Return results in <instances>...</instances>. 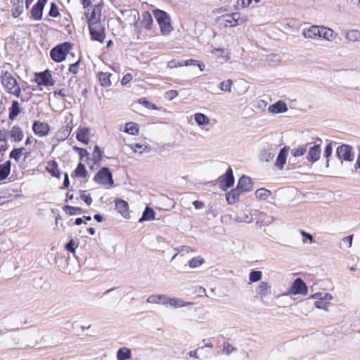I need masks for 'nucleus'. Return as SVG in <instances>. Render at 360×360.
<instances>
[{"label": "nucleus", "mask_w": 360, "mask_h": 360, "mask_svg": "<svg viewBox=\"0 0 360 360\" xmlns=\"http://www.w3.org/2000/svg\"><path fill=\"white\" fill-rule=\"evenodd\" d=\"M91 38L94 41L103 43L105 38L104 24H100L89 27Z\"/></svg>", "instance_id": "0eeeda50"}, {"label": "nucleus", "mask_w": 360, "mask_h": 360, "mask_svg": "<svg viewBox=\"0 0 360 360\" xmlns=\"http://www.w3.org/2000/svg\"><path fill=\"white\" fill-rule=\"evenodd\" d=\"M64 211L70 215L79 214L82 212V209L79 207H72L66 205L64 207Z\"/></svg>", "instance_id": "a18cd8bd"}, {"label": "nucleus", "mask_w": 360, "mask_h": 360, "mask_svg": "<svg viewBox=\"0 0 360 360\" xmlns=\"http://www.w3.org/2000/svg\"><path fill=\"white\" fill-rule=\"evenodd\" d=\"M9 119L13 120L20 113V105L17 101H13L9 109Z\"/></svg>", "instance_id": "c9c22d12"}, {"label": "nucleus", "mask_w": 360, "mask_h": 360, "mask_svg": "<svg viewBox=\"0 0 360 360\" xmlns=\"http://www.w3.org/2000/svg\"><path fill=\"white\" fill-rule=\"evenodd\" d=\"M193 205H194V207L196 210H201V209L204 208V207H205L204 202H202L201 201H198V200L193 201Z\"/></svg>", "instance_id": "69168bd1"}, {"label": "nucleus", "mask_w": 360, "mask_h": 360, "mask_svg": "<svg viewBox=\"0 0 360 360\" xmlns=\"http://www.w3.org/2000/svg\"><path fill=\"white\" fill-rule=\"evenodd\" d=\"M288 110L287 104L283 101H278L276 103L271 105L268 111L272 114H279L286 112Z\"/></svg>", "instance_id": "f3484780"}, {"label": "nucleus", "mask_w": 360, "mask_h": 360, "mask_svg": "<svg viewBox=\"0 0 360 360\" xmlns=\"http://www.w3.org/2000/svg\"><path fill=\"white\" fill-rule=\"evenodd\" d=\"M1 82L6 91L18 98L21 95V88L16 79L8 71L4 72L1 75Z\"/></svg>", "instance_id": "f257e3e1"}, {"label": "nucleus", "mask_w": 360, "mask_h": 360, "mask_svg": "<svg viewBox=\"0 0 360 360\" xmlns=\"http://www.w3.org/2000/svg\"><path fill=\"white\" fill-rule=\"evenodd\" d=\"M46 2L47 0H38L37 3L34 5L31 13L35 20H40L41 18L43 9Z\"/></svg>", "instance_id": "a211bd4d"}, {"label": "nucleus", "mask_w": 360, "mask_h": 360, "mask_svg": "<svg viewBox=\"0 0 360 360\" xmlns=\"http://www.w3.org/2000/svg\"><path fill=\"white\" fill-rule=\"evenodd\" d=\"M94 180L101 184H112L113 183L112 174L106 167L102 168L94 176Z\"/></svg>", "instance_id": "9d476101"}, {"label": "nucleus", "mask_w": 360, "mask_h": 360, "mask_svg": "<svg viewBox=\"0 0 360 360\" xmlns=\"http://www.w3.org/2000/svg\"><path fill=\"white\" fill-rule=\"evenodd\" d=\"M115 206L119 212L126 219L130 217L129 212V205L125 200L117 199L115 200Z\"/></svg>", "instance_id": "aec40b11"}, {"label": "nucleus", "mask_w": 360, "mask_h": 360, "mask_svg": "<svg viewBox=\"0 0 360 360\" xmlns=\"http://www.w3.org/2000/svg\"><path fill=\"white\" fill-rule=\"evenodd\" d=\"M352 240H353V235H349L348 236L345 237L342 239V242L345 244H347L349 248H351L352 245Z\"/></svg>", "instance_id": "e2e57ef3"}, {"label": "nucleus", "mask_w": 360, "mask_h": 360, "mask_svg": "<svg viewBox=\"0 0 360 360\" xmlns=\"http://www.w3.org/2000/svg\"><path fill=\"white\" fill-rule=\"evenodd\" d=\"M131 357V351L127 347H122L117 352V360H129Z\"/></svg>", "instance_id": "c85d7f7f"}, {"label": "nucleus", "mask_w": 360, "mask_h": 360, "mask_svg": "<svg viewBox=\"0 0 360 360\" xmlns=\"http://www.w3.org/2000/svg\"><path fill=\"white\" fill-rule=\"evenodd\" d=\"M288 152V149L286 147H284L280 150L276 162V165L278 168L283 169V165L285 164Z\"/></svg>", "instance_id": "a878e982"}, {"label": "nucleus", "mask_w": 360, "mask_h": 360, "mask_svg": "<svg viewBox=\"0 0 360 360\" xmlns=\"http://www.w3.org/2000/svg\"><path fill=\"white\" fill-rule=\"evenodd\" d=\"M178 91L176 90H169L165 94V98L169 101H172L178 96Z\"/></svg>", "instance_id": "3c124183"}, {"label": "nucleus", "mask_w": 360, "mask_h": 360, "mask_svg": "<svg viewBox=\"0 0 360 360\" xmlns=\"http://www.w3.org/2000/svg\"><path fill=\"white\" fill-rule=\"evenodd\" d=\"M71 127H68V126H65L64 127H63L58 133V136H59L60 134H61L60 136V139H65L70 134L71 132Z\"/></svg>", "instance_id": "09e8293b"}, {"label": "nucleus", "mask_w": 360, "mask_h": 360, "mask_svg": "<svg viewBox=\"0 0 360 360\" xmlns=\"http://www.w3.org/2000/svg\"><path fill=\"white\" fill-rule=\"evenodd\" d=\"M193 304L192 302H187L178 297H170L168 296L167 304L175 309L191 306Z\"/></svg>", "instance_id": "6ab92c4d"}, {"label": "nucleus", "mask_w": 360, "mask_h": 360, "mask_svg": "<svg viewBox=\"0 0 360 360\" xmlns=\"http://www.w3.org/2000/svg\"><path fill=\"white\" fill-rule=\"evenodd\" d=\"M346 38L352 42L360 41V31L358 30H349L346 34Z\"/></svg>", "instance_id": "72a5a7b5"}, {"label": "nucleus", "mask_w": 360, "mask_h": 360, "mask_svg": "<svg viewBox=\"0 0 360 360\" xmlns=\"http://www.w3.org/2000/svg\"><path fill=\"white\" fill-rule=\"evenodd\" d=\"M32 129L36 135L42 137L49 134L50 127L47 123L37 120L32 124Z\"/></svg>", "instance_id": "ddd939ff"}, {"label": "nucleus", "mask_w": 360, "mask_h": 360, "mask_svg": "<svg viewBox=\"0 0 360 360\" xmlns=\"http://www.w3.org/2000/svg\"><path fill=\"white\" fill-rule=\"evenodd\" d=\"M76 138L79 141L88 144L90 139V129L87 127H79Z\"/></svg>", "instance_id": "412c9836"}, {"label": "nucleus", "mask_w": 360, "mask_h": 360, "mask_svg": "<svg viewBox=\"0 0 360 360\" xmlns=\"http://www.w3.org/2000/svg\"><path fill=\"white\" fill-rule=\"evenodd\" d=\"M80 197L88 205L92 202V198L89 194H86L85 191H82Z\"/></svg>", "instance_id": "864d4df0"}, {"label": "nucleus", "mask_w": 360, "mask_h": 360, "mask_svg": "<svg viewBox=\"0 0 360 360\" xmlns=\"http://www.w3.org/2000/svg\"><path fill=\"white\" fill-rule=\"evenodd\" d=\"M234 184V177L233 174V171L231 167H229L226 174L221 176L219 178V187L223 190L226 191L229 188L231 187Z\"/></svg>", "instance_id": "9b49d317"}, {"label": "nucleus", "mask_w": 360, "mask_h": 360, "mask_svg": "<svg viewBox=\"0 0 360 360\" xmlns=\"http://www.w3.org/2000/svg\"><path fill=\"white\" fill-rule=\"evenodd\" d=\"M89 155V153L86 151V150L83 149L80 150V152L79 153V158L82 160H84L85 157H87Z\"/></svg>", "instance_id": "338daca9"}, {"label": "nucleus", "mask_w": 360, "mask_h": 360, "mask_svg": "<svg viewBox=\"0 0 360 360\" xmlns=\"http://www.w3.org/2000/svg\"><path fill=\"white\" fill-rule=\"evenodd\" d=\"M240 14L238 13H232L231 15H226L223 16V20L226 27H235L243 22L240 19Z\"/></svg>", "instance_id": "2eb2a0df"}, {"label": "nucleus", "mask_w": 360, "mask_h": 360, "mask_svg": "<svg viewBox=\"0 0 360 360\" xmlns=\"http://www.w3.org/2000/svg\"><path fill=\"white\" fill-rule=\"evenodd\" d=\"M213 53L218 58H222L225 60H228L230 57L227 51L224 49H216L213 51Z\"/></svg>", "instance_id": "37998d69"}, {"label": "nucleus", "mask_w": 360, "mask_h": 360, "mask_svg": "<svg viewBox=\"0 0 360 360\" xmlns=\"http://www.w3.org/2000/svg\"><path fill=\"white\" fill-rule=\"evenodd\" d=\"M141 22L145 28L148 30H151L153 20L150 13H149L148 12H145L143 15V19Z\"/></svg>", "instance_id": "f704fd0d"}, {"label": "nucleus", "mask_w": 360, "mask_h": 360, "mask_svg": "<svg viewBox=\"0 0 360 360\" xmlns=\"http://www.w3.org/2000/svg\"><path fill=\"white\" fill-rule=\"evenodd\" d=\"M313 299L317 300L314 302V307L317 309L329 311L330 301L333 299V296L329 292H316L311 295Z\"/></svg>", "instance_id": "7ed1b4c3"}, {"label": "nucleus", "mask_w": 360, "mask_h": 360, "mask_svg": "<svg viewBox=\"0 0 360 360\" xmlns=\"http://www.w3.org/2000/svg\"><path fill=\"white\" fill-rule=\"evenodd\" d=\"M75 172L76 176L78 177H85L86 174L85 166L82 163H79Z\"/></svg>", "instance_id": "49530a36"}, {"label": "nucleus", "mask_w": 360, "mask_h": 360, "mask_svg": "<svg viewBox=\"0 0 360 360\" xmlns=\"http://www.w3.org/2000/svg\"><path fill=\"white\" fill-rule=\"evenodd\" d=\"M93 156L96 160H100L101 159L102 153L98 146L94 147Z\"/></svg>", "instance_id": "6e6d98bb"}, {"label": "nucleus", "mask_w": 360, "mask_h": 360, "mask_svg": "<svg viewBox=\"0 0 360 360\" xmlns=\"http://www.w3.org/2000/svg\"><path fill=\"white\" fill-rule=\"evenodd\" d=\"M255 197L259 200H266L271 195V191L265 188H259L255 191Z\"/></svg>", "instance_id": "4c0bfd02"}, {"label": "nucleus", "mask_w": 360, "mask_h": 360, "mask_svg": "<svg viewBox=\"0 0 360 360\" xmlns=\"http://www.w3.org/2000/svg\"><path fill=\"white\" fill-rule=\"evenodd\" d=\"M271 285L266 281H261L257 285L255 288V296L260 300H263L264 298L271 295Z\"/></svg>", "instance_id": "1a4fd4ad"}, {"label": "nucleus", "mask_w": 360, "mask_h": 360, "mask_svg": "<svg viewBox=\"0 0 360 360\" xmlns=\"http://www.w3.org/2000/svg\"><path fill=\"white\" fill-rule=\"evenodd\" d=\"M23 148L13 149L10 153V158L14 159L16 162H18L23 150Z\"/></svg>", "instance_id": "de8ad7c7"}, {"label": "nucleus", "mask_w": 360, "mask_h": 360, "mask_svg": "<svg viewBox=\"0 0 360 360\" xmlns=\"http://www.w3.org/2000/svg\"><path fill=\"white\" fill-rule=\"evenodd\" d=\"M194 120L197 124L202 129L210 124V118L203 113H195L194 115Z\"/></svg>", "instance_id": "393cba45"}, {"label": "nucleus", "mask_w": 360, "mask_h": 360, "mask_svg": "<svg viewBox=\"0 0 360 360\" xmlns=\"http://www.w3.org/2000/svg\"><path fill=\"white\" fill-rule=\"evenodd\" d=\"M266 105L267 103L264 100L260 99L257 101L255 107L257 109L264 111Z\"/></svg>", "instance_id": "5fc2aeb1"}, {"label": "nucleus", "mask_w": 360, "mask_h": 360, "mask_svg": "<svg viewBox=\"0 0 360 360\" xmlns=\"http://www.w3.org/2000/svg\"><path fill=\"white\" fill-rule=\"evenodd\" d=\"M34 81L39 85H44L46 86H52L54 82L52 79V76L49 70L35 75Z\"/></svg>", "instance_id": "f8f14e48"}, {"label": "nucleus", "mask_w": 360, "mask_h": 360, "mask_svg": "<svg viewBox=\"0 0 360 360\" xmlns=\"http://www.w3.org/2000/svg\"><path fill=\"white\" fill-rule=\"evenodd\" d=\"M74 245H75V243H74L73 240H70L69 243H68L65 245V249L72 253H75V250Z\"/></svg>", "instance_id": "0e129e2a"}, {"label": "nucleus", "mask_w": 360, "mask_h": 360, "mask_svg": "<svg viewBox=\"0 0 360 360\" xmlns=\"http://www.w3.org/2000/svg\"><path fill=\"white\" fill-rule=\"evenodd\" d=\"M103 5L98 4L95 5L90 13H86L88 27L103 24L102 21Z\"/></svg>", "instance_id": "39448f33"}, {"label": "nucleus", "mask_w": 360, "mask_h": 360, "mask_svg": "<svg viewBox=\"0 0 360 360\" xmlns=\"http://www.w3.org/2000/svg\"><path fill=\"white\" fill-rule=\"evenodd\" d=\"M337 155L338 158L342 161L352 162L354 159V152L351 146L347 144H342L338 147L336 150Z\"/></svg>", "instance_id": "423d86ee"}, {"label": "nucleus", "mask_w": 360, "mask_h": 360, "mask_svg": "<svg viewBox=\"0 0 360 360\" xmlns=\"http://www.w3.org/2000/svg\"><path fill=\"white\" fill-rule=\"evenodd\" d=\"M180 66H183V64L180 63H177L174 60H170V61H169L167 63V68H170V69H172V68H177V67H180Z\"/></svg>", "instance_id": "680f3d73"}, {"label": "nucleus", "mask_w": 360, "mask_h": 360, "mask_svg": "<svg viewBox=\"0 0 360 360\" xmlns=\"http://www.w3.org/2000/svg\"><path fill=\"white\" fill-rule=\"evenodd\" d=\"M307 144L292 149L291 154L295 158H298V157L302 156L307 152Z\"/></svg>", "instance_id": "a19ab883"}, {"label": "nucleus", "mask_w": 360, "mask_h": 360, "mask_svg": "<svg viewBox=\"0 0 360 360\" xmlns=\"http://www.w3.org/2000/svg\"><path fill=\"white\" fill-rule=\"evenodd\" d=\"M111 74L109 72H99L98 74V79L101 85L103 87H108L111 85L110 77Z\"/></svg>", "instance_id": "cd10ccee"}, {"label": "nucleus", "mask_w": 360, "mask_h": 360, "mask_svg": "<svg viewBox=\"0 0 360 360\" xmlns=\"http://www.w3.org/2000/svg\"><path fill=\"white\" fill-rule=\"evenodd\" d=\"M308 292V288L306 283L300 278H296L292 284L288 295H306Z\"/></svg>", "instance_id": "6e6552de"}, {"label": "nucleus", "mask_w": 360, "mask_h": 360, "mask_svg": "<svg viewBox=\"0 0 360 360\" xmlns=\"http://www.w3.org/2000/svg\"><path fill=\"white\" fill-rule=\"evenodd\" d=\"M49 15L53 18H56L59 15L58 8L54 3L51 4Z\"/></svg>", "instance_id": "603ef678"}, {"label": "nucleus", "mask_w": 360, "mask_h": 360, "mask_svg": "<svg viewBox=\"0 0 360 360\" xmlns=\"http://www.w3.org/2000/svg\"><path fill=\"white\" fill-rule=\"evenodd\" d=\"M204 263L205 259L199 256L192 258L188 262V266L190 268L194 269L202 265Z\"/></svg>", "instance_id": "ea45409f"}, {"label": "nucleus", "mask_w": 360, "mask_h": 360, "mask_svg": "<svg viewBox=\"0 0 360 360\" xmlns=\"http://www.w3.org/2000/svg\"><path fill=\"white\" fill-rule=\"evenodd\" d=\"M168 296L166 295H152L147 299V302L150 304H158L167 305Z\"/></svg>", "instance_id": "b1692460"}, {"label": "nucleus", "mask_w": 360, "mask_h": 360, "mask_svg": "<svg viewBox=\"0 0 360 360\" xmlns=\"http://www.w3.org/2000/svg\"><path fill=\"white\" fill-rule=\"evenodd\" d=\"M337 37V34L330 29L323 26H321L320 38H322L328 41H333Z\"/></svg>", "instance_id": "4be33fe9"}, {"label": "nucleus", "mask_w": 360, "mask_h": 360, "mask_svg": "<svg viewBox=\"0 0 360 360\" xmlns=\"http://www.w3.org/2000/svg\"><path fill=\"white\" fill-rule=\"evenodd\" d=\"M320 156L321 146L316 145L309 148L307 158L309 162H314L319 160Z\"/></svg>", "instance_id": "5701e85b"}, {"label": "nucleus", "mask_w": 360, "mask_h": 360, "mask_svg": "<svg viewBox=\"0 0 360 360\" xmlns=\"http://www.w3.org/2000/svg\"><path fill=\"white\" fill-rule=\"evenodd\" d=\"M11 163L9 161L0 165V180H4L10 174Z\"/></svg>", "instance_id": "473e14b6"}, {"label": "nucleus", "mask_w": 360, "mask_h": 360, "mask_svg": "<svg viewBox=\"0 0 360 360\" xmlns=\"http://www.w3.org/2000/svg\"><path fill=\"white\" fill-rule=\"evenodd\" d=\"M301 234H302L304 237H305L306 238H307L308 240H309L311 243H312V242H313V236H312V235H311L310 233H307V232H305V231H301Z\"/></svg>", "instance_id": "774afa93"}, {"label": "nucleus", "mask_w": 360, "mask_h": 360, "mask_svg": "<svg viewBox=\"0 0 360 360\" xmlns=\"http://www.w3.org/2000/svg\"><path fill=\"white\" fill-rule=\"evenodd\" d=\"M155 219V212L154 210L149 207H146L142 217L139 219V222H142L143 221H150Z\"/></svg>", "instance_id": "2f4dec72"}, {"label": "nucleus", "mask_w": 360, "mask_h": 360, "mask_svg": "<svg viewBox=\"0 0 360 360\" xmlns=\"http://www.w3.org/2000/svg\"><path fill=\"white\" fill-rule=\"evenodd\" d=\"M238 349L236 347H233L231 343L226 341L222 344V353L226 355H231L233 352H236Z\"/></svg>", "instance_id": "e433bc0d"}, {"label": "nucleus", "mask_w": 360, "mask_h": 360, "mask_svg": "<svg viewBox=\"0 0 360 360\" xmlns=\"http://www.w3.org/2000/svg\"><path fill=\"white\" fill-rule=\"evenodd\" d=\"M236 221L238 222L250 223L252 221V219L248 214H244L242 217H237Z\"/></svg>", "instance_id": "4d7b16f0"}, {"label": "nucleus", "mask_w": 360, "mask_h": 360, "mask_svg": "<svg viewBox=\"0 0 360 360\" xmlns=\"http://www.w3.org/2000/svg\"><path fill=\"white\" fill-rule=\"evenodd\" d=\"M153 15L159 25L161 34L163 35L169 34L173 30L169 15L166 12L161 10L154 11Z\"/></svg>", "instance_id": "f03ea898"}, {"label": "nucleus", "mask_w": 360, "mask_h": 360, "mask_svg": "<svg viewBox=\"0 0 360 360\" xmlns=\"http://www.w3.org/2000/svg\"><path fill=\"white\" fill-rule=\"evenodd\" d=\"M79 70V62L71 64L69 68V71L73 74H77Z\"/></svg>", "instance_id": "052dcab7"}, {"label": "nucleus", "mask_w": 360, "mask_h": 360, "mask_svg": "<svg viewBox=\"0 0 360 360\" xmlns=\"http://www.w3.org/2000/svg\"><path fill=\"white\" fill-rule=\"evenodd\" d=\"M332 151H333V143L330 142L326 146L325 151H324L325 156L326 158H329L331 155V154H332Z\"/></svg>", "instance_id": "bf43d9fd"}, {"label": "nucleus", "mask_w": 360, "mask_h": 360, "mask_svg": "<svg viewBox=\"0 0 360 360\" xmlns=\"http://www.w3.org/2000/svg\"><path fill=\"white\" fill-rule=\"evenodd\" d=\"M130 148L134 153H139L140 154H141L143 152L146 151L148 149V147L144 144L134 143L130 145Z\"/></svg>", "instance_id": "c03bdc74"}, {"label": "nucleus", "mask_w": 360, "mask_h": 360, "mask_svg": "<svg viewBox=\"0 0 360 360\" xmlns=\"http://www.w3.org/2000/svg\"><path fill=\"white\" fill-rule=\"evenodd\" d=\"M242 192L236 188L231 190L229 193H226V198L229 205L235 204L239 199L240 194Z\"/></svg>", "instance_id": "bb28decb"}, {"label": "nucleus", "mask_w": 360, "mask_h": 360, "mask_svg": "<svg viewBox=\"0 0 360 360\" xmlns=\"http://www.w3.org/2000/svg\"><path fill=\"white\" fill-rule=\"evenodd\" d=\"M237 188L242 193L251 191L253 189V186L250 178L246 176H241L238 181Z\"/></svg>", "instance_id": "dca6fc26"}, {"label": "nucleus", "mask_w": 360, "mask_h": 360, "mask_svg": "<svg viewBox=\"0 0 360 360\" xmlns=\"http://www.w3.org/2000/svg\"><path fill=\"white\" fill-rule=\"evenodd\" d=\"M233 81L231 79H227L223 81L219 84V88L222 91L231 92Z\"/></svg>", "instance_id": "79ce46f5"}, {"label": "nucleus", "mask_w": 360, "mask_h": 360, "mask_svg": "<svg viewBox=\"0 0 360 360\" xmlns=\"http://www.w3.org/2000/svg\"><path fill=\"white\" fill-rule=\"evenodd\" d=\"M11 136L14 141H20L23 139V133L18 126H13L11 130Z\"/></svg>", "instance_id": "c756f323"}, {"label": "nucleus", "mask_w": 360, "mask_h": 360, "mask_svg": "<svg viewBox=\"0 0 360 360\" xmlns=\"http://www.w3.org/2000/svg\"><path fill=\"white\" fill-rule=\"evenodd\" d=\"M262 277L261 271H252L249 274V284L259 281Z\"/></svg>", "instance_id": "58836bf2"}, {"label": "nucleus", "mask_w": 360, "mask_h": 360, "mask_svg": "<svg viewBox=\"0 0 360 360\" xmlns=\"http://www.w3.org/2000/svg\"><path fill=\"white\" fill-rule=\"evenodd\" d=\"M140 103H142L146 108L148 109H153V110H159L160 108L158 107L155 104L149 102L148 101L146 100L145 98L140 99Z\"/></svg>", "instance_id": "8fccbe9b"}, {"label": "nucleus", "mask_w": 360, "mask_h": 360, "mask_svg": "<svg viewBox=\"0 0 360 360\" xmlns=\"http://www.w3.org/2000/svg\"><path fill=\"white\" fill-rule=\"evenodd\" d=\"M133 79V75L131 73H127L122 79L121 83L123 86L127 84Z\"/></svg>", "instance_id": "13d9d810"}, {"label": "nucleus", "mask_w": 360, "mask_h": 360, "mask_svg": "<svg viewBox=\"0 0 360 360\" xmlns=\"http://www.w3.org/2000/svg\"><path fill=\"white\" fill-rule=\"evenodd\" d=\"M124 131L131 135H138L139 129V125L134 122H128L125 125Z\"/></svg>", "instance_id": "7c9ffc66"}, {"label": "nucleus", "mask_w": 360, "mask_h": 360, "mask_svg": "<svg viewBox=\"0 0 360 360\" xmlns=\"http://www.w3.org/2000/svg\"><path fill=\"white\" fill-rule=\"evenodd\" d=\"M321 26L311 25L309 27L304 28L302 31V34L306 39H320Z\"/></svg>", "instance_id": "4468645a"}, {"label": "nucleus", "mask_w": 360, "mask_h": 360, "mask_svg": "<svg viewBox=\"0 0 360 360\" xmlns=\"http://www.w3.org/2000/svg\"><path fill=\"white\" fill-rule=\"evenodd\" d=\"M71 48L72 44L69 42H64L58 45L51 51V57L55 62H62L65 58Z\"/></svg>", "instance_id": "20e7f679"}]
</instances>
